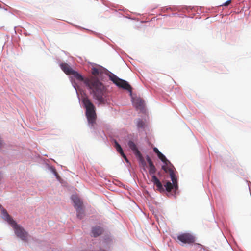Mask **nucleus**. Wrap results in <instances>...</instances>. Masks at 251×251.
I'll return each mask as SVG.
<instances>
[{"instance_id": "obj_1", "label": "nucleus", "mask_w": 251, "mask_h": 251, "mask_svg": "<svg viewBox=\"0 0 251 251\" xmlns=\"http://www.w3.org/2000/svg\"><path fill=\"white\" fill-rule=\"evenodd\" d=\"M71 75H73L77 80L84 82L90 90V93L93 95L94 99L97 100L100 104L105 103L104 94L106 89L99 80L93 76L84 78L80 74L74 70Z\"/></svg>"}, {"instance_id": "obj_20", "label": "nucleus", "mask_w": 251, "mask_h": 251, "mask_svg": "<svg viewBox=\"0 0 251 251\" xmlns=\"http://www.w3.org/2000/svg\"><path fill=\"white\" fill-rule=\"evenodd\" d=\"M153 151L157 154V155L159 154V153H161L158 149L156 147L153 148Z\"/></svg>"}, {"instance_id": "obj_11", "label": "nucleus", "mask_w": 251, "mask_h": 251, "mask_svg": "<svg viewBox=\"0 0 251 251\" xmlns=\"http://www.w3.org/2000/svg\"><path fill=\"white\" fill-rule=\"evenodd\" d=\"M61 69L68 75H71L74 71L72 68L66 63H62L60 65Z\"/></svg>"}, {"instance_id": "obj_2", "label": "nucleus", "mask_w": 251, "mask_h": 251, "mask_svg": "<svg viewBox=\"0 0 251 251\" xmlns=\"http://www.w3.org/2000/svg\"><path fill=\"white\" fill-rule=\"evenodd\" d=\"M3 219L6 221L13 227L16 236L24 241H27L28 234L27 232L20 225L17 224L16 222L8 214L7 211L3 209L2 211Z\"/></svg>"}, {"instance_id": "obj_18", "label": "nucleus", "mask_w": 251, "mask_h": 251, "mask_svg": "<svg viewBox=\"0 0 251 251\" xmlns=\"http://www.w3.org/2000/svg\"><path fill=\"white\" fill-rule=\"evenodd\" d=\"M147 160L149 163V167L151 166V165H153V164L151 161V158H150L149 156H147Z\"/></svg>"}, {"instance_id": "obj_13", "label": "nucleus", "mask_w": 251, "mask_h": 251, "mask_svg": "<svg viewBox=\"0 0 251 251\" xmlns=\"http://www.w3.org/2000/svg\"><path fill=\"white\" fill-rule=\"evenodd\" d=\"M92 74L94 75L93 77H95L98 80L99 79L97 76H100L103 73V69L101 68L93 67L91 70Z\"/></svg>"}, {"instance_id": "obj_3", "label": "nucleus", "mask_w": 251, "mask_h": 251, "mask_svg": "<svg viewBox=\"0 0 251 251\" xmlns=\"http://www.w3.org/2000/svg\"><path fill=\"white\" fill-rule=\"evenodd\" d=\"M82 102L86 109V116L89 123H94L96 119V109L94 105L87 97H85L82 99Z\"/></svg>"}, {"instance_id": "obj_14", "label": "nucleus", "mask_w": 251, "mask_h": 251, "mask_svg": "<svg viewBox=\"0 0 251 251\" xmlns=\"http://www.w3.org/2000/svg\"><path fill=\"white\" fill-rule=\"evenodd\" d=\"M102 232L103 229L99 226H94L92 229V233L93 236L95 237H97L100 235Z\"/></svg>"}, {"instance_id": "obj_15", "label": "nucleus", "mask_w": 251, "mask_h": 251, "mask_svg": "<svg viewBox=\"0 0 251 251\" xmlns=\"http://www.w3.org/2000/svg\"><path fill=\"white\" fill-rule=\"evenodd\" d=\"M114 147L116 149L117 152H118L121 155H124V152L120 145L117 142V141L116 140H114Z\"/></svg>"}, {"instance_id": "obj_6", "label": "nucleus", "mask_w": 251, "mask_h": 251, "mask_svg": "<svg viewBox=\"0 0 251 251\" xmlns=\"http://www.w3.org/2000/svg\"><path fill=\"white\" fill-rule=\"evenodd\" d=\"M156 168L154 165H151L149 167V173L150 175H152L151 176V182L153 183L154 185H155L157 187V190L160 192H164L165 191V189L160 182V181L158 179V178L154 175V174L156 172Z\"/></svg>"}, {"instance_id": "obj_12", "label": "nucleus", "mask_w": 251, "mask_h": 251, "mask_svg": "<svg viewBox=\"0 0 251 251\" xmlns=\"http://www.w3.org/2000/svg\"><path fill=\"white\" fill-rule=\"evenodd\" d=\"M176 185L177 186H176L174 185L173 182L172 181V183H171L170 181H167L166 183V184L164 185V187L165 188L166 190L168 192H170L173 188L175 189V190H177L178 189V184H177V178L176 177Z\"/></svg>"}, {"instance_id": "obj_22", "label": "nucleus", "mask_w": 251, "mask_h": 251, "mask_svg": "<svg viewBox=\"0 0 251 251\" xmlns=\"http://www.w3.org/2000/svg\"><path fill=\"white\" fill-rule=\"evenodd\" d=\"M55 176H56L57 178H59V176H58V175L57 173L55 172Z\"/></svg>"}, {"instance_id": "obj_7", "label": "nucleus", "mask_w": 251, "mask_h": 251, "mask_svg": "<svg viewBox=\"0 0 251 251\" xmlns=\"http://www.w3.org/2000/svg\"><path fill=\"white\" fill-rule=\"evenodd\" d=\"M177 240L183 244H192L195 242V237L190 233H184L177 236Z\"/></svg>"}, {"instance_id": "obj_17", "label": "nucleus", "mask_w": 251, "mask_h": 251, "mask_svg": "<svg viewBox=\"0 0 251 251\" xmlns=\"http://www.w3.org/2000/svg\"><path fill=\"white\" fill-rule=\"evenodd\" d=\"M145 126V122L140 119H139L137 121V127L141 128H143Z\"/></svg>"}, {"instance_id": "obj_4", "label": "nucleus", "mask_w": 251, "mask_h": 251, "mask_svg": "<svg viewBox=\"0 0 251 251\" xmlns=\"http://www.w3.org/2000/svg\"><path fill=\"white\" fill-rule=\"evenodd\" d=\"M158 158L165 164L162 166V169L166 172L169 174L172 181L174 185L177 186L176 180V175L174 173L175 168L171 163L167 159L166 157L161 152L157 155Z\"/></svg>"}, {"instance_id": "obj_10", "label": "nucleus", "mask_w": 251, "mask_h": 251, "mask_svg": "<svg viewBox=\"0 0 251 251\" xmlns=\"http://www.w3.org/2000/svg\"><path fill=\"white\" fill-rule=\"evenodd\" d=\"M71 199L74 202V206L76 209L82 208V201L77 195H73Z\"/></svg>"}, {"instance_id": "obj_16", "label": "nucleus", "mask_w": 251, "mask_h": 251, "mask_svg": "<svg viewBox=\"0 0 251 251\" xmlns=\"http://www.w3.org/2000/svg\"><path fill=\"white\" fill-rule=\"evenodd\" d=\"M76 212H77V217L79 219H81L83 218V215H84V211L83 210V208L77 209H76Z\"/></svg>"}, {"instance_id": "obj_21", "label": "nucleus", "mask_w": 251, "mask_h": 251, "mask_svg": "<svg viewBox=\"0 0 251 251\" xmlns=\"http://www.w3.org/2000/svg\"><path fill=\"white\" fill-rule=\"evenodd\" d=\"M122 156H123L125 160H126V162H128V160L126 157V155L124 153V155H121Z\"/></svg>"}, {"instance_id": "obj_5", "label": "nucleus", "mask_w": 251, "mask_h": 251, "mask_svg": "<svg viewBox=\"0 0 251 251\" xmlns=\"http://www.w3.org/2000/svg\"><path fill=\"white\" fill-rule=\"evenodd\" d=\"M110 79L117 86L122 88L128 91L131 93L132 88L131 86L126 81L121 79L115 75L112 74L109 75Z\"/></svg>"}, {"instance_id": "obj_19", "label": "nucleus", "mask_w": 251, "mask_h": 251, "mask_svg": "<svg viewBox=\"0 0 251 251\" xmlns=\"http://www.w3.org/2000/svg\"><path fill=\"white\" fill-rule=\"evenodd\" d=\"M231 2V0H228L225 3H224L222 6H228L230 3Z\"/></svg>"}, {"instance_id": "obj_8", "label": "nucleus", "mask_w": 251, "mask_h": 251, "mask_svg": "<svg viewBox=\"0 0 251 251\" xmlns=\"http://www.w3.org/2000/svg\"><path fill=\"white\" fill-rule=\"evenodd\" d=\"M128 145L131 150L133 151L135 154L138 157L140 162L143 165H145V162L141 153L138 150L136 144L132 141H129Z\"/></svg>"}, {"instance_id": "obj_9", "label": "nucleus", "mask_w": 251, "mask_h": 251, "mask_svg": "<svg viewBox=\"0 0 251 251\" xmlns=\"http://www.w3.org/2000/svg\"><path fill=\"white\" fill-rule=\"evenodd\" d=\"M133 103L137 109L142 111L144 108V101L140 98H135L133 99Z\"/></svg>"}]
</instances>
